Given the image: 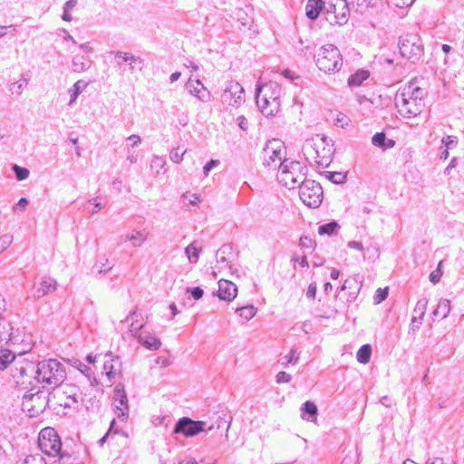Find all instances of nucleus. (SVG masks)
<instances>
[{"label": "nucleus", "mask_w": 464, "mask_h": 464, "mask_svg": "<svg viewBox=\"0 0 464 464\" xmlns=\"http://www.w3.org/2000/svg\"><path fill=\"white\" fill-rule=\"evenodd\" d=\"M281 86L276 82L256 85V103L266 117H274L280 111Z\"/></svg>", "instance_id": "1"}, {"label": "nucleus", "mask_w": 464, "mask_h": 464, "mask_svg": "<svg viewBox=\"0 0 464 464\" xmlns=\"http://www.w3.org/2000/svg\"><path fill=\"white\" fill-rule=\"evenodd\" d=\"M65 366L57 359H45L37 362L36 383L52 388L60 387L65 381Z\"/></svg>", "instance_id": "2"}, {"label": "nucleus", "mask_w": 464, "mask_h": 464, "mask_svg": "<svg viewBox=\"0 0 464 464\" xmlns=\"http://www.w3.org/2000/svg\"><path fill=\"white\" fill-rule=\"evenodd\" d=\"M307 173L308 169L304 164L284 159V161L280 162L276 179L281 185L292 189L299 188L306 180Z\"/></svg>", "instance_id": "3"}, {"label": "nucleus", "mask_w": 464, "mask_h": 464, "mask_svg": "<svg viewBox=\"0 0 464 464\" xmlns=\"http://www.w3.org/2000/svg\"><path fill=\"white\" fill-rule=\"evenodd\" d=\"M37 362H34L27 358L22 356L14 362L11 368V376L14 379L16 386L24 390L30 389L31 387L37 386Z\"/></svg>", "instance_id": "4"}, {"label": "nucleus", "mask_w": 464, "mask_h": 464, "mask_svg": "<svg viewBox=\"0 0 464 464\" xmlns=\"http://www.w3.org/2000/svg\"><path fill=\"white\" fill-rule=\"evenodd\" d=\"M48 403L49 393L37 385L27 389L23 395L22 410L27 412L29 417L34 418L43 413Z\"/></svg>", "instance_id": "5"}, {"label": "nucleus", "mask_w": 464, "mask_h": 464, "mask_svg": "<svg viewBox=\"0 0 464 464\" xmlns=\"http://www.w3.org/2000/svg\"><path fill=\"white\" fill-rule=\"evenodd\" d=\"M316 65L325 73L339 72L343 66V55L334 44L322 46L316 54Z\"/></svg>", "instance_id": "6"}, {"label": "nucleus", "mask_w": 464, "mask_h": 464, "mask_svg": "<svg viewBox=\"0 0 464 464\" xmlns=\"http://www.w3.org/2000/svg\"><path fill=\"white\" fill-rule=\"evenodd\" d=\"M399 50L402 57L417 63L423 55L424 48L419 34L408 33L400 36Z\"/></svg>", "instance_id": "7"}, {"label": "nucleus", "mask_w": 464, "mask_h": 464, "mask_svg": "<svg viewBox=\"0 0 464 464\" xmlns=\"http://www.w3.org/2000/svg\"><path fill=\"white\" fill-rule=\"evenodd\" d=\"M38 445L44 454L49 457L63 458L61 439L53 428L46 427L40 431Z\"/></svg>", "instance_id": "8"}, {"label": "nucleus", "mask_w": 464, "mask_h": 464, "mask_svg": "<svg viewBox=\"0 0 464 464\" xmlns=\"http://www.w3.org/2000/svg\"><path fill=\"white\" fill-rule=\"evenodd\" d=\"M285 148L280 140H268L262 150L263 165L273 169H279L280 162L285 159Z\"/></svg>", "instance_id": "9"}, {"label": "nucleus", "mask_w": 464, "mask_h": 464, "mask_svg": "<svg viewBox=\"0 0 464 464\" xmlns=\"http://www.w3.org/2000/svg\"><path fill=\"white\" fill-rule=\"evenodd\" d=\"M299 197L304 205L309 208H317L323 201V188L318 182L313 179H306L299 187Z\"/></svg>", "instance_id": "10"}, {"label": "nucleus", "mask_w": 464, "mask_h": 464, "mask_svg": "<svg viewBox=\"0 0 464 464\" xmlns=\"http://www.w3.org/2000/svg\"><path fill=\"white\" fill-rule=\"evenodd\" d=\"M395 105L403 117L411 118L421 113L425 103L421 99L411 97L409 92H401L395 98Z\"/></svg>", "instance_id": "11"}, {"label": "nucleus", "mask_w": 464, "mask_h": 464, "mask_svg": "<svg viewBox=\"0 0 464 464\" xmlns=\"http://www.w3.org/2000/svg\"><path fill=\"white\" fill-rule=\"evenodd\" d=\"M207 422L203 420H195L189 417H182L178 420L176 422L173 433L174 434H181L185 438L194 437L200 432L211 430L214 426H209L206 428Z\"/></svg>", "instance_id": "12"}, {"label": "nucleus", "mask_w": 464, "mask_h": 464, "mask_svg": "<svg viewBox=\"0 0 464 464\" xmlns=\"http://www.w3.org/2000/svg\"><path fill=\"white\" fill-rule=\"evenodd\" d=\"M220 100L224 105L238 108L245 102L244 88L238 82L230 81L223 90Z\"/></svg>", "instance_id": "13"}, {"label": "nucleus", "mask_w": 464, "mask_h": 464, "mask_svg": "<svg viewBox=\"0 0 464 464\" xmlns=\"http://www.w3.org/2000/svg\"><path fill=\"white\" fill-rule=\"evenodd\" d=\"M114 413L121 421H126L129 418V403L125 392L124 384L119 382L115 385L113 391Z\"/></svg>", "instance_id": "14"}, {"label": "nucleus", "mask_w": 464, "mask_h": 464, "mask_svg": "<svg viewBox=\"0 0 464 464\" xmlns=\"http://www.w3.org/2000/svg\"><path fill=\"white\" fill-rule=\"evenodd\" d=\"M314 151L316 154L315 163L317 166L327 168L332 162L334 152V144H329L327 137L324 136L319 143H314Z\"/></svg>", "instance_id": "15"}, {"label": "nucleus", "mask_w": 464, "mask_h": 464, "mask_svg": "<svg viewBox=\"0 0 464 464\" xmlns=\"http://www.w3.org/2000/svg\"><path fill=\"white\" fill-rule=\"evenodd\" d=\"M21 342L18 335L14 333V327L9 320L0 315V348L13 346Z\"/></svg>", "instance_id": "16"}, {"label": "nucleus", "mask_w": 464, "mask_h": 464, "mask_svg": "<svg viewBox=\"0 0 464 464\" xmlns=\"http://www.w3.org/2000/svg\"><path fill=\"white\" fill-rule=\"evenodd\" d=\"M185 88L190 95L196 97L198 101L202 102H208L212 99L211 92L204 86L202 82L198 79L194 80L192 79V77H189L185 84Z\"/></svg>", "instance_id": "17"}, {"label": "nucleus", "mask_w": 464, "mask_h": 464, "mask_svg": "<svg viewBox=\"0 0 464 464\" xmlns=\"http://www.w3.org/2000/svg\"><path fill=\"white\" fill-rule=\"evenodd\" d=\"M68 390H70V394L66 397L63 402L60 403V406L63 407L66 411H63V414L66 415L70 411H76L79 410L82 398L79 394V388L77 386H67Z\"/></svg>", "instance_id": "18"}, {"label": "nucleus", "mask_w": 464, "mask_h": 464, "mask_svg": "<svg viewBox=\"0 0 464 464\" xmlns=\"http://www.w3.org/2000/svg\"><path fill=\"white\" fill-rule=\"evenodd\" d=\"M214 295H218L219 299L224 301H232L237 295V285L227 279H220L218 281V290L217 293H213Z\"/></svg>", "instance_id": "19"}, {"label": "nucleus", "mask_w": 464, "mask_h": 464, "mask_svg": "<svg viewBox=\"0 0 464 464\" xmlns=\"http://www.w3.org/2000/svg\"><path fill=\"white\" fill-rule=\"evenodd\" d=\"M139 343L150 351H157L161 346L160 340L154 334L147 331H141L137 334Z\"/></svg>", "instance_id": "20"}, {"label": "nucleus", "mask_w": 464, "mask_h": 464, "mask_svg": "<svg viewBox=\"0 0 464 464\" xmlns=\"http://www.w3.org/2000/svg\"><path fill=\"white\" fill-rule=\"evenodd\" d=\"M106 357L109 359L103 363V371L111 380L121 372V361L119 356L113 357L111 353H107Z\"/></svg>", "instance_id": "21"}, {"label": "nucleus", "mask_w": 464, "mask_h": 464, "mask_svg": "<svg viewBox=\"0 0 464 464\" xmlns=\"http://www.w3.org/2000/svg\"><path fill=\"white\" fill-rule=\"evenodd\" d=\"M233 255V247L231 244L223 245L217 252H216V260L218 264H222L226 267H228L232 270V265L230 264L229 258L230 256Z\"/></svg>", "instance_id": "22"}, {"label": "nucleus", "mask_w": 464, "mask_h": 464, "mask_svg": "<svg viewBox=\"0 0 464 464\" xmlns=\"http://www.w3.org/2000/svg\"><path fill=\"white\" fill-rule=\"evenodd\" d=\"M12 346H3L0 348V370H5L10 364H14L18 360L14 352L11 350Z\"/></svg>", "instance_id": "23"}, {"label": "nucleus", "mask_w": 464, "mask_h": 464, "mask_svg": "<svg viewBox=\"0 0 464 464\" xmlns=\"http://www.w3.org/2000/svg\"><path fill=\"white\" fill-rule=\"evenodd\" d=\"M301 418L306 421H315L318 409L314 401H306L301 406Z\"/></svg>", "instance_id": "24"}, {"label": "nucleus", "mask_w": 464, "mask_h": 464, "mask_svg": "<svg viewBox=\"0 0 464 464\" xmlns=\"http://www.w3.org/2000/svg\"><path fill=\"white\" fill-rule=\"evenodd\" d=\"M324 8V0H308L305 6L306 16L314 21Z\"/></svg>", "instance_id": "25"}, {"label": "nucleus", "mask_w": 464, "mask_h": 464, "mask_svg": "<svg viewBox=\"0 0 464 464\" xmlns=\"http://www.w3.org/2000/svg\"><path fill=\"white\" fill-rule=\"evenodd\" d=\"M370 72L364 69H359L351 74L347 80L348 86L351 88L361 86L364 81L369 79Z\"/></svg>", "instance_id": "26"}, {"label": "nucleus", "mask_w": 464, "mask_h": 464, "mask_svg": "<svg viewBox=\"0 0 464 464\" xmlns=\"http://www.w3.org/2000/svg\"><path fill=\"white\" fill-rule=\"evenodd\" d=\"M450 301L449 299L442 298L439 301L436 309L432 312V315L435 318L443 320L450 314Z\"/></svg>", "instance_id": "27"}, {"label": "nucleus", "mask_w": 464, "mask_h": 464, "mask_svg": "<svg viewBox=\"0 0 464 464\" xmlns=\"http://www.w3.org/2000/svg\"><path fill=\"white\" fill-rule=\"evenodd\" d=\"M56 285V281L51 277L43 278L39 287L36 290L37 296L42 297L49 293L55 291Z\"/></svg>", "instance_id": "28"}, {"label": "nucleus", "mask_w": 464, "mask_h": 464, "mask_svg": "<svg viewBox=\"0 0 464 464\" xmlns=\"http://www.w3.org/2000/svg\"><path fill=\"white\" fill-rule=\"evenodd\" d=\"M349 14H350L349 5H346V3L343 2V6L340 13H335L334 14L333 18H331V17H325V18L331 24L343 25L348 22Z\"/></svg>", "instance_id": "29"}, {"label": "nucleus", "mask_w": 464, "mask_h": 464, "mask_svg": "<svg viewBox=\"0 0 464 464\" xmlns=\"http://www.w3.org/2000/svg\"><path fill=\"white\" fill-rule=\"evenodd\" d=\"M72 71L75 72H82L91 67L92 61L85 56H74L72 59Z\"/></svg>", "instance_id": "30"}, {"label": "nucleus", "mask_w": 464, "mask_h": 464, "mask_svg": "<svg viewBox=\"0 0 464 464\" xmlns=\"http://www.w3.org/2000/svg\"><path fill=\"white\" fill-rule=\"evenodd\" d=\"M89 82H84L82 80H79L72 85V88L68 90V92L70 94V105L77 100L78 96L85 90Z\"/></svg>", "instance_id": "31"}, {"label": "nucleus", "mask_w": 464, "mask_h": 464, "mask_svg": "<svg viewBox=\"0 0 464 464\" xmlns=\"http://www.w3.org/2000/svg\"><path fill=\"white\" fill-rule=\"evenodd\" d=\"M146 239L147 234L139 230H133L130 235H126L123 237L124 241H130L134 247L141 246Z\"/></svg>", "instance_id": "32"}, {"label": "nucleus", "mask_w": 464, "mask_h": 464, "mask_svg": "<svg viewBox=\"0 0 464 464\" xmlns=\"http://www.w3.org/2000/svg\"><path fill=\"white\" fill-rule=\"evenodd\" d=\"M137 317H138V311H137V309H134L133 311H131L129 314V315L126 318V321H129V320L131 321L130 326V332L135 337H137V334H139L140 331L141 332L142 328L144 327V324H142V323L140 324L138 322Z\"/></svg>", "instance_id": "33"}, {"label": "nucleus", "mask_w": 464, "mask_h": 464, "mask_svg": "<svg viewBox=\"0 0 464 464\" xmlns=\"http://www.w3.org/2000/svg\"><path fill=\"white\" fill-rule=\"evenodd\" d=\"M372 355V347L370 344L366 343L360 347L357 352L356 358L360 363H367L370 362Z\"/></svg>", "instance_id": "34"}, {"label": "nucleus", "mask_w": 464, "mask_h": 464, "mask_svg": "<svg viewBox=\"0 0 464 464\" xmlns=\"http://www.w3.org/2000/svg\"><path fill=\"white\" fill-rule=\"evenodd\" d=\"M115 424H116V420L113 419L111 421V424H110V428L109 430H107V432L105 433V435L99 440L98 441V444L100 446H103L104 443L107 441V440L114 435V434H121L123 436H126V433L121 430V429H119V428H116L115 427Z\"/></svg>", "instance_id": "35"}, {"label": "nucleus", "mask_w": 464, "mask_h": 464, "mask_svg": "<svg viewBox=\"0 0 464 464\" xmlns=\"http://www.w3.org/2000/svg\"><path fill=\"white\" fill-rule=\"evenodd\" d=\"M239 317L243 318L245 322L252 319L256 314V308L254 305H246L236 310Z\"/></svg>", "instance_id": "36"}, {"label": "nucleus", "mask_w": 464, "mask_h": 464, "mask_svg": "<svg viewBox=\"0 0 464 464\" xmlns=\"http://www.w3.org/2000/svg\"><path fill=\"white\" fill-rule=\"evenodd\" d=\"M340 228L339 224L336 221H331L329 223L319 226L318 234L319 235H328L333 236L337 233Z\"/></svg>", "instance_id": "37"}, {"label": "nucleus", "mask_w": 464, "mask_h": 464, "mask_svg": "<svg viewBox=\"0 0 464 464\" xmlns=\"http://www.w3.org/2000/svg\"><path fill=\"white\" fill-rule=\"evenodd\" d=\"M200 251L201 248L197 246L196 241L189 244L185 249V253L191 263L198 262Z\"/></svg>", "instance_id": "38"}, {"label": "nucleus", "mask_w": 464, "mask_h": 464, "mask_svg": "<svg viewBox=\"0 0 464 464\" xmlns=\"http://www.w3.org/2000/svg\"><path fill=\"white\" fill-rule=\"evenodd\" d=\"M346 3V5H353L355 7V11L360 14H363L370 6L371 0H341Z\"/></svg>", "instance_id": "39"}, {"label": "nucleus", "mask_w": 464, "mask_h": 464, "mask_svg": "<svg viewBox=\"0 0 464 464\" xmlns=\"http://www.w3.org/2000/svg\"><path fill=\"white\" fill-rule=\"evenodd\" d=\"M428 303H429V301L426 297H422V298L419 299L415 304L414 309H413L412 315H417V316H420V318H423L426 314Z\"/></svg>", "instance_id": "40"}, {"label": "nucleus", "mask_w": 464, "mask_h": 464, "mask_svg": "<svg viewBox=\"0 0 464 464\" xmlns=\"http://www.w3.org/2000/svg\"><path fill=\"white\" fill-rule=\"evenodd\" d=\"M111 54L114 55L118 66H121L124 63H130L132 56L131 53L121 51H111Z\"/></svg>", "instance_id": "41"}, {"label": "nucleus", "mask_w": 464, "mask_h": 464, "mask_svg": "<svg viewBox=\"0 0 464 464\" xmlns=\"http://www.w3.org/2000/svg\"><path fill=\"white\" fill-rule=\"evenodd\" d=\"M401 92H409L410 96L415 98L416 100H423L425 94V91L423 89L415 87L412 83H411L407 88H404Z\"/></svg>", "instance_id": "42"}, {"label": "nucleus", "mask_w": 464, "mask_h": 464, "mask_svg": "<svg viewBox=\"0 0 464 464\" xmlns=\"http://www.w3.org/2000/svg\"><path fill=\"white\" fill-rule=\"evenodd\" d=\"M144 66V60L140 56H135L132 54L129 63V69L130 72H133L135 70L141 71Z\"/></svg>", "instance_id": "43"}, {"label": "nucleus", "mask_w": 464, "mask_h": 464, "mask_svg": "<svg viewBox=\"0 0 464 464\" xmlns=\"http://www.w3.org/2000/svg\"><path fill=\"white\" fill-rule=\"evenodd\" d=\"M113 265H111L108 258H104L103 261H98L95 263L93 268L96 269L97 273L102 275L110 271L112 268Z\"/></svg>", "instance_id": "44"}, {"label": "nucleus", "mask_w": 464, "mask_h": 464, "mask_svg": "<svg viewBox=\"0 0 464 464\" xmlns=\"http://www.w3.org/2000/svg\"><path fill=\"white\" fill-rule=\"evenodd\" d=\"M13 170L15 174V178L18 181L26 179L29 177L30 171L28 169L20 167L16 164L13 166Z\"/></svg>", "instance_id": "45"}, {"label": "nucleus", "mask_w": 464, "mask_h": 464, "mask_svg": "<svg viewBox=\"0 0 464 464\" xmlns=\"http://www.w3.org/2000/svg\"><path fill=\"white\" fill-rule=\"evenodd\" d=\"M223 416V418L218 417V420L216 421L217 429L224 428L226 425V431L227 432L232 422V416L229 412L224 413Z\"/></svg>", "instance_id": "46"}, {"label": "nucleus", "mask_w": 464, "mask_h": 464, "mask_svg": "<svg viewBox=\"0 0 464 464\" xmlns=\"http://www.w3.org/2000/svg\"><path fill=\"white\" fill-rule=\"evenodd\" d=\"M27 83H28V79L23 75L22 78L18 82H14L10 86V92L12 93H16L17 95H20L23 91L24 86L27 85Z\"/></svg>", "instance_id": "47"}, {"label": "nucleus", "mask_w": 464, "mask_h": 464, "mask_svg": "<svg viewBox=\"0 0 464 464\" xmlns=\"http://www.w3.org/2000/svg\"><path fill=\"white\" fill-rule=\"evenodd\" d=\"M22 464H47L41 454H31L26 456Z\"/></svg>", "instance_id": "48"}, {"label": "nucleus", "mask_w": 464, "mask_h": 464, "mask_svg": "<svg viewBox=\"0 0 464 464\" xmlns=\"http://www.w3.org/2000/svg\"><path fill=\"white\" fill-rule=\"evenodd\" d=\"M316 244L315 241L308 236H301L299 239V246L301 248L314 249Z\"/></svg>", "instance_id": "49"}, {"label": "nucleus", "mask_w": 464, "mask_h": 464, "mask_svg": "<svg viewBox=\"0 0 464 464\" xmlns=\"http://www.w3.org/2000/svg\"><path fill=\"white\" fill-rule=\"evenodd\" d=\"M327 178L334 184H343L346 179V176L342 172H327Z\"/></svg>", "instance_id": "50"}, {"label": "nucleus", "mask_w": 464, "mask_h": 464, "mask_svg": "<svg viewBox=\"0 0 464 464\" xmlns=\"http://www.w3.org/2000/svg\"><path fill=\"white\" fill-rule=\"evenodd\" d=\"M388 296V287L378 288L374 294L373 301L374 304H379L384 301Z\"/></svg>", "instance_id": "51"}, {"label": "nucleus", "mask_w": 464, "mask_h": 464, "mask_svg": "<svg viewBox=\"0 0 464 464\" xmlns=\"http://www.w3.org/2000/svg\"><path fill=\"white\" fill-rule=\"evenodd\" d=\"M358 453L356 450L349 451L343 459L341 464H358Z\"/></svg>", "instance_id": "52"}, {"label": "nucleus", "mask_w": 464, "mask_h": 464, "mask_svg": "<svg viewBox=\"0 0 464 464\" xmlns=\"http://www.w3.org/2000/svg\"><path fill=\"white\" fill-rule=\"evenodd\" d=\"M299 355L300 353L297 351V349L292 348L289 353L285 356V358L287 359V362L285 364V367H286L288 363L296 364L299 360Z\"/></svg>", "instance_id": "53"}, {"label": "nucleus", "mask_w": 464, "mask_h": 464, "mask_svg": "<svg viewBox=\"0 0 464 464\" xmlns=\"http://www.w3.org/2000/svg\"><path fill=\"white\" fill-rule=\"evenodd\" d=\"M386 135L384 132H376L372 138V143L379 148H382Z\"/></svg>", "instance_id": "54"}, {"label": "nucleus", "mask_w": 464, "mask_h": 464, "mask_svg": "<svg viewBox=\"0 0 464 464\" xmlns=\"http://www.w3.org/2000/svg\"><path fill=\"white\" fill-rule=\"evenodd\" d=\"M185 153H186V150H183L182 152H179V150L178 148L177 149H172L170 150L169 157H170V160L174 163H179V162L182 161L183 156H184Z\"/></svg>", "instance_id": "55"}, {"label": "nucleus", "mask_w": 464, "mask_h": 464, "mask_svg": "<svg viewBox=\"0 0 464 464\" xmlns=\"http://www.w3.org/2000/svg\"><path fill=\"white\" fill-rule=\"evenodd\" d=\"M72 365L77 368L82 373L88 375V372L91 371L90 367L85 365L82 362L77 359L71 360Z\"/></svg>", "instance_id": "56"}, {"label": "nucleus", "mask_w": 464, "mask_h": 464, "mask_svg": "<svg viewBox=\"0 0 464 464\" xmlns=\"http://www.w3.org/2000/svg\"><path fill=\"white\" fill-rule=\"evenodd\" d=\"M442 264V261H440L439 263V266L437 267L436 270L432 271L430 274V280L431 283L433 284H437L440 282L441 276H442V271L440 270V266Z\"/></svg>", "instance_id": "57"}, {"label": "nucleus", "mask_w": 464, "mask_h": 464, "mask_svg": "<svg viewBox=\"0 0 464 464\" xmlns=\"http://www.w3.org/2000/svg\"><path fill=\"white\" fill-rule=\"evenodd\" d=\"M13 237L10 235H4L0 237V254L11 245Z\"/></svg>", "instance_id": "58"}, {"label": "nucleus", "mask_w": 464, "mask_h": 464, "mask_svg": "<svg viewBox=\"0 0 464 464\" xmlns=\"http://www.w3.org/2000/svg\"><path fill=\"white\" fill-rule=\"evenodd\" d=\"M442 143L446 146L447 149H451L458 144V138L453 135H448L447 137L442 139Z\"/></svg>", "instance_id": "59"}, {"label": "nucleus", "mask_w": 464, "mask_h": 464, "mask_svg": "<svg viewBox=\"0 0 464 464\" xmlns=\"http://www.w3.org/2000/svg\"><path fill=\"white\" fill-rule=\"evenodd\" d=\"M423 318H420V316L412 315L410 324V330L412 332H416L420 329L422 324Z\"/></svg>", "instance_id": "60"}, {"label": "nucleus", "mask_w": 464, "mask_h": 464, "mask_svg": "<svg viewBox=\"0 0 464 464\" xmlns=\"http://www.w3.org/2000/svg\"><path fill=\"white\" fill-rule=\"evenodd\" d=\"M187 292H189L192 298L194 300H199L200 298H202L203 295H204V291L201 287L199 286H195V287H192V288H188L187 289Z\"/></svg>", "instance_id": "61"}, {"label": "nucleus", "mask_w": 464, "mask_h": 464, "mask_svg": "<svg viewBox=\"0 0 464 464\" xmlns=\"http://www.w3.org/2000/svg\"><path fill=\"white\" fill-rule=\"evenodd\" d=\"M292 380V376L285 372H279L276 376L277 383H288Z\"/></svg>", "instance_id": "62"}, {"label": "nucleus", "mask_w": 464, "mask_h": 464, "mask_svg": "<svg viewBox=\"0 0 464 464\" xmlns=\"http://www.w3.org/2000/svg\"><path fill=\"white\" fill-rule=\"evenodd\" d=\"M219 163L220 162L218 160H210L209 161H208L203 167L204 175L207 177L214 168L219 165Z\"/></svg>", "instance_id": "63"}, {"label": "nucleus", "mask_w": 464, "mask_h": 464, "mask_svg": "<svg viewBox=\"0 0 464 464\" xmlns=\"http://www.w3.org/2000/svg\"><path fill=\"white\" fill-rule=\"evenodd\" d=\"M415 0H393V4L398 8H407L412 5Z\"/></svg>", "instance_id": "64"}]
</instances>
